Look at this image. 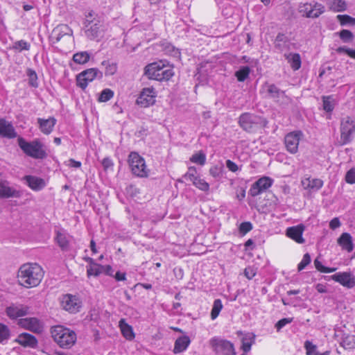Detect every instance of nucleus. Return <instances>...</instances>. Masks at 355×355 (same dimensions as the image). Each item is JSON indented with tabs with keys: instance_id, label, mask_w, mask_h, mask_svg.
Returning a JSON list of instances; mask_svg holds the SVG:
<instances>
[{
	"instance_id": "13",
	"label": "nucleus",
	"mask_w": 355,
	"mask_h": 355,
	"mask_svg": "<svg viewBox=\"0 0 355 355\" xmlns=\"http://www.w3.org/2000/svg\"><path fill=\"white\" fill-rule=\"evenodd\" d=\"M302 135L303 134L301 131H294L286 135L284 143L288 152L292 154L297 152L300 140Z\"/></svg>"
},
{
	"instance_id": "15",
	"label": "nucleus",
	"mask_w": 355,
	"mask_h": 355,
	"mask_svg": "<svg viewBox=\"0 0 355 355\" xmlns=\"http://www.w3.org/2000/svg\"><path fill=\"white\" fill-rule=\"evenodd\" d=\"M272 180L268 177H263L256 181L249 190V194L257 196L272 186Z\"/></svg>"
},
{
	"instance_id": "55",
	"label": "nucleus",
	"mask_w": 355,
	"mask_h": 355,
	"mask_svg": "<svg viewBox=\"0 0 355 355\" xmlns=\"http://www.w3.org/2000/svg\"><path fill=\"white\" fill-rule=\"evenodd\" d=\"M196 173L197 171L195 167H189L188 171L184 174L183 178L186 180H189L191 182L192 180H195V178L197 177Z\"/></svg>"
},
{
	"instance_id": "14",
	"label": "nucleus",
	"mask_w": 355,
	"mask_h": 355,
	"mask_svg": "<svg viewBox=\"0 0 355 355\" xmlns=\"http://www.w3.org/2000/svg\"><path fill=\"white\" fill-rule=\"evenodd\" d=\"M7 316L12 319H17L29 313V307L21 304H12L6 309Z\"/></svg>"
},
{
	"instance_id": "46",
	"label": "nucleus",
	"mask_w": 355,
	"mask_h": 355,
	"mask_svg": "<svg viewBox=\"0 0 355 355\" xmlns=\"http://www.w3.org/2000/svg\"><path fill=\"white\" fill-rule=\"evenodd\" d=\"M30 47H31V45L29 43L21 40L15 42L13 44L12 49L21 52V51H24V50L28 51L30 49Z\"/></svg>"
},
{
	"instance_id": "42",
	"label": "nucleus",
	"mask_w": 355,
	"mask_h": 355,
	"mask_svg": "<svg viewBox=\"0 0 355 355\" xmlns=\"http://www.w3.org/2000/svg\"><path fill=\"white\" fill-rule=\"evenodd\" d=\"M194 186L203 191H207L209 189V184L203 179L199 177L195 178V180L191 181Z\"/></svg>"
},
{
	"instance_id": "10",
	"label": "nucleus",
	"mask_w": 355,
	"mask_h": 355,
	"mask_svg": "<svg viewBox=\"0 0 355 355\" xmlns=\"http://www.w3.org/2000/svg\"><path fill=\"white\" fill-rule=\"evenodd\" d=\"M157 92L153 87L144 88L136 100V103L141 107H148L155 104Z\"/></svg>"
},
{
	"instance_id": "56",
	"label": "nucleus",
	"mask_w": 355,
	"mask_h": 355,
	"mask_svg": "<svg viewBox=\"0 0 355 355\" xmlns=\"http://www.w3.org/2000/svg\"><path fill=\"white\" fill-rule=\"evenodd\" d=\"M311 256L309 253H306L302 258V260L298 264L297 269L299 271L303 270L307 265L311 263Z\"/></svg>"
},
{
	"instance_id": "8",
	"label": "nucleus",
	"mask_w": 355,
	"mask_h": 355,
	"mask_svg": "<svg viewBox=\"0 0 355 355\" xmlns=\"http://www.w3.org/2000/svg\"><path fill=\"white\" fill-rule=\"evenodd\" d=\"M210 345L216 354L223 355H235V349L233 343L230 341L214 338L210 340Z\"/></svg>"
},
{
	"instance_id": "53",
	"label": "nucleus",
	"mask_w": 355,
	"mask_h": 355,
	"mask_svg": "<svg viewBox=\"0 0 355 355\" xmlns=\"http://www.w3.org/2000/svg\"><path fill=\"white\" fill-rule=\"evenodd\" d=\"M164 51L166 53L169 54L173 57H178L180 54L179 50L170 44L166 45Z\"/></svg>"
},
{
	"instance_id": "6",
	"label": "nucleus",
	"mask_w": 355,
	"mask_h": 355,
	"mask_svg": "<svg viewBox=\"0 0 355 355\" xmlns=\"http://www.w3.org/2000/svg\"><path fill=\"white\" fill-rule=\"evenodd\" d=\"M128 162L132 173L138 177L148 175L145 160L137 153L132 152L128 157Z\"/></svg>"
},
{
	"instance_id": "24",
	"label": "nucleus",
	"mask_w": 355,
	"mask_h": 355,
	"mask_svg": "<svg viewBox=\"0 0 355 355\" xmlns=\"http://www.w3.org/2000/svg\"><path fill=\"white\" fill-rule=\"evenodd\" d=\"M71 29L66 24H60L56 26L52 31V39L54 42H59L64 35H70Z\"/></svg>"
},
{
	"instance_id": "64",
	"label": "nucleus",
	"mask_w": 355,
	"mask_h": 355,
	"mask_svg": "<svg viewBox=\"0 0 355 355\" xmlns=\"http://www.w3.org/2000/svg\"><path fill=\"white\" fill-rule=\"evenodd\" d=\"M209 173L214 178L218 177L220 173V168L217 166H213L209 169Z\"/></svg>"
},
{
	"instance_id": "59",
	"label": "nucleus",
	"mask_w": 355,
	"mask_h": 355,
	"mask_svg": "<svg viewBox=\"0 0 355 355\" xmlns=\"http://www.w3.org/2000/svg\"><path fill=\"white\" fill-rule=\"evenodd\" d=\"M345 180L347 183L349 184L355 183V168H352L347 172L345 175Z\"/></svg>"
},
{
	"instance_id": "38",
	"label": "nucleus",
	"mask_w": 355,
	"mask_h": 355,
	"mask_svg": "<svg viewBox=\"0 0 355 355\" xmlns=\"http://www.w3.org/2000/svg\"><path fill=\"white\" fill-rule=\"evenodd\" d=\"M222 309L223 304L221 300L220 299L215 300L211 311V318L215 320L218 316Z\"/></svg>"
},
{
	"instance_id": "28",
	"label": "nucleus",
	"mask_w": 355,
	"mask_h": 355,
	"mask_svg": "<svg viewBox=\"0 0 355 355\" xmlns=\"http://www.w3.org/2000/svg\"><path fill=\"white\" fill-rule=\"evenodd\" d=\"M302 184L304 189L318 190L322 187L323 182L320 179L306 178L302 181Z\"/></svg>"
},
{
	"instance_id": "2",
	"label": "nucleus",
	"mask_w": 355,
	"mask_h": 355,
	"mask_svg": "<svg viewBox=\"0 0 355 355\" xmlns=\"http://www.w3.org/2000/svg\"><path fill=\"white\" fill-rule=\"evenodd\" d=\"M144 74L148 79L164 81L173 76L174 72L168 62L159 60L148 64L144 68Z\"/></svg>"
},
{
	"instance_id": "48",
	"label": "nucleus",
	"mask_w": 355,
	"mask_h": 355,
	"mask_svg": "<svg viewBox=\"0 0 355 355\" xmlns=\"http://www.w3.org/2000/svg\"><path fill=\"white\" fill-rule=\"evenodd\" d=\"M114 96V92L110 89H103L99 97L98 101L100 102H107L110 100Z\"/></svg>"
},
{
	"instance_id": "49",
	"label": "nucleus",
	"mask_w": 355,
	"mask_h": 355,
	"mask_svg": "<svg viewBox=\"0 0 355 355\" xmlns=\"http://www.w3.org/2000/svg\"><path fill=\"white\" fill-rule=\"evenodd\" d=\"M9 337V328L6 325L0 323V343H3L6 340H8Z\"/></svg>"
},
{
	"instance_id": "52",
	"label": "nucleus",
	"mask_w": 355,
	"mask_h": 355,
	"mask_svg": "<svg viewBox=\"0 0 355 355\" xmlns=\"http://www.w3.org/2000/svg\"><path fill=\"white\" fill-rule=\"evenodd\" d=\"M292 318H285L279 320L275 325L277 331H279L284 326L293 322Z\"/></svg>"
},
{
	"instance_id": "29",
	"label": "nucleus",
	"mask_w": 355,
	"mask_h": 355,
	"mask_svg": "<svg viewBox=\"0 0 355 355\" xmlns=\"http://www.w3.org/2000/svg\"><path fill=\"white\" fill-rule=\"evenodd\" d=\"M255 335L248 333L244 335L242 338L241 348L244 352L247 353L250 351L252 345L254 343Z\"/></svg>"
},
{
	"instance_id": "60",
	"label": "nucleus",
	"mask_w": 355,
	"mask_h": 355,
	"mask_svg": "<svg viewBox=\"0 0 355 355\" xmlns=\"http://www.w3.org/2000/svg\"><path fill=\"white\" fill-rule=\"evenodd\" d=\"M256 273V269H254L253 267L249 266L245 268L244 270V275L248 279H252L255 276Z\"/></svg>"
},
{
	"instance_id": "26",
	"label": "nucleus",
	"mask_w": 355,
	"mask_h": 355,
	"mask_svg": "<svg viewBox=\"0 0 355 355\" xmlns=\"http://www.w3.org/2000/svg\"><path fill=\"white\" fill-rule=\"evenodd\" d=\"M40 130L45 135H49L56 123V119L54 117H49L47 119L41 118L37 119Z\"/></svg>"
},
{
	"instance_id": "39",
	"label": "nucleus",
	"mask_w": 355,
	"mask_h": 355,
	"mask_svg": "<svg viewBox=\"0 0 355 355\" xmlns=\"http://www.w3.org/2000/svg\"><path fill=\"white\" fill-rule=\"evenodd\" d=\"M331 8L334 12H343L347 9V3L345 0H333Z\"/></svg>"
},
{
	"instance_id": "1",
	"label": "nucleus",
	"mask_w": 355,
	"mask_h": 355,
	"mask_svg": "<svg viewBox=\"0 0 355 355\" xmlns=\"http://www.w3.org/2000/svg\"><path fill=\"white\" fill-rule=\"evenodd\" d=\"M44 277V271L37 263H25L19 269L17 279L19 284L26 288L38 286Z\"/></svg>"
},
{
	"instance_id": "35",
	"label": "nucleus",
	"mask_w": 355,
	"mask_h": 355,
	"mask_svg": "<svg viewBox=\"0 0 355 355\" xmlns=\"http://www.w3.org/2000/svg\"><path fill=\"white\" fill-rule=\"evenodd\" d=\"M340 345L342 347L347 349L355 348V336H345V337L343 338Z\"/></svg>"
},
{
	"instance_id": "57",
	"label": "nucleus",
	"mask_w": 355,
	"mask_h": 355,
	"mask_svg": "<svg viewBox=\"0 0 355 355\" xmlns=\"http://www.w3.org/2000/svg\"><path fill=\"white\" fill-rule=\"evenodd\" d=\"M252 229V225L250 222H243L239 227V231L241 234H245Z\"/></svg>"
},
{
	"instance_id": "31",
	"label": "nucleus",
	"mask_w": 355,
	"mask_h": 355,
	"mask_svg": "<svg viewBox=\"0 0 355 355\" xmlns=\"http://www.w3.org/2000/svg\"><path fill=\"white\" fill-rule=\"evenodd\" d=\"M119 326L123 336L128 340H132L135 338V334L131 326L126 324L123 319L119 321Z\"/></svg>"
},
{
	"instance_id": "20",
	"label": "nucleus",
	"mask_w": 355,
	"mask_h": 355,
	"mask_svg": "<svg viewBox=\"0 0 355 355\" xmlns=\"http://www.w3.org/2000/svg\"><path fill=\"white\" fill-rule=\"evenodd\" d=\"M78 299L73 295L67 294L62 297L61 304L63 308L70 312H76L80 307Z\"/></svg>"
},
{
	"instance_id": "27",
	"label": "nucleus",
	"mask_w": 355,
	"mask_h": 355,
	"mask_svg": "<svg viewBox=\"0 0 355 355\" xmlns=\"http://www.w3.org/2000/svg\"><path fill=\"white\" fill-rule=\"evenodd\" d=\"M190 343V339L188 336H182L178 338L175 343L173 352L178 354L184 352Z\"/></svg>"
},
{
	"instance_id": "9",
	"label": "nucleus",
	"mask_w": 355,
	"mask_h": 355,
	"mask_svg": "<svg viewBox=\"0 0 355 355\" xmlns=\"http://www.w3.org/2000/svg\"><path fill=\"white\" fill-rule=\"evenodd\" d=\"M88 24L86 25V36L90 40H99L103 37V25L98 19L89 20L87 19Z\"/></svg>"
},
{
	"instance_id": "62",
	"label": "nucleus",
	"mask_w": 355,
	"mask_h": 355,
	"mask_svg": "<svg viewBox=\"0 0 355 355\" xmlns=\"http://www.w3.org/2000/svg\"><path fill=\"white\" fill-rule=\"evenodd\" d=\"M340 226V222L338 218H333L329 223V227L332 230H335Z\"/></svg>"
},
{
	"instance_id": "45",
	"label": "nucleus",
	"mask_w": 355,
	"mask_h": 355,
	"mask_svg": "<svg viewBox=\"0 0 355 355\" xmlns=\"http://www.w3.org/2000/svg\"><path fill=\"white\" fill-rule=\"evenodd\" d=\"M190 161L193 163L203 166L206 162V155L202 152H199L193 155L190 158Z\"/></svg>"
},
{
	"instance_id": "61",
	"label": "nucleus",
	"mask_w": 355,
	"mask_h": 355,
	"mask_svg": "<svg viewBox=\"0 0 355 355\" xmlns=\"http://www.w3.org/2000/svg\"><path fill=\"white\" fill-rule=\"evenodd\" d=\"M226 166L232 172H236L239 169L236 164L230 159L226 161Z\"/></svg>"
},
{
	"instance_id": "19",
	"label": "nucleus",
	"mask_w": 355,
	"mask_h": 355,
	"mask_svg": "<svg viewBox=\"0 0 355 355\" xmlns=\"http://www.w3.org/2000/svg\"><path fill=\"white\" fill-rule=\"evenodd\" d=\"M19 196V191L10 187L9 182L0 177V198H17Z\"/></svg>"
},
{
	"instance_id": "22",
	"label": "nucleus",
	"mask_w": 355,
	"mask_h": 355,
	"mask_svg": "<svg viewBox=\"0 0 355 355\" xmlns=\"http://www.w3.org/2000/svg\"><path fill=\"white\" fill-rule=\"evenodd\" d=\"M304 230L303 225H298L287 228L286 236L298 243H304L305 240L302 237V234Z\"/></svg>"
},
{
	"instance_id": "16",
	"label": "nucleus",
	"mask_w": 355,
	"mask_h": 355,
	"mask_svg": "<svg viewBox=\"0 0 355 355\" xmlns=\"http://www.w3.org/2000/svg\"><path fill=\"white\" fill-rule=\"evenodd\" d=\"M261 93L266 94V98H273L276 101L285 96L284 91L279 89L275 85L267 83L262 86Z\"/></svg>"
},
{
	"instance_id": "18",
	"label": "nucleus",
	"mask_w": 355,
	"mask_h": 355,
	"mask_svg": "<svg viewBox=\"0 0 355 355\" xmlns=\"http://www.w3.org/2000/svg\"><path fill=\"white\" fill-rule=\"evenodd\" d=\"M331 279L349 288L355 286V277L349 272L336 273L331 276Z\"/></svg>"
},
{
	"instance_id": "37",
	"label": "nucleus",
	"mask_w": 355,
	"mask_h": 355,
	"mask_svg": "<svg viewBox=\"0 0 355 355\" xmlns=\"http://www.w3.org/2000/svg\"><path fill=\"white\" fill-rule=\"evenodd\" d=\"M250 69L248 66H243L235 72V76L239 82H243L248 76Z\"/></svg>"
},
{
	"instance_id": "3",
	"label": "nucleus",
	"mask_w": 355,
	"mask_h": 355,
	"mask_svg": "<svg viewBox=\"0 0 355 355\" xmlns=\"http://www.w3.org/2000/svg\"><path fill=\"white\" fill-rule=\"evenodd\" d=\"M50 332L54 342L62 349L71 348L77 340L75 331L62 325L52 327Z\"/></svg>"
},
{
	"instance_id": "7",
	"label": "nucleus",
	"mask_w": 355,
	"mask_h": 355,
	"mask_svg": "<svg viewBox=\"0 0 355 355\" xmlns=\"http://www.w3.org/2000/svg\"><path fill=\"white\" fill-rule=\"evenodd\" d=\"M103 73L96 68L86 69L76 76V84L82 89H85L88 83L93 81L96 78H101Z\"/></svg>"
},
{
	"instance_id": "23",
	"label": "nucleus",
	"mask_w": 355,
	"mask_h": 355,
	"mask_svg": "<svg viewBox=\"0 0 355 355\" xmlns=\"http://www.w3.org/2000/svg\"><path fill=\"white\" fill-rule=\"evenodd\" d=\"M24 180L27 185L34 191H40L46 186L45 181L42 178L33 175H26L24 177Z\"/></svg>"
},
{
	"instance_id": "40",
	"label": "nucleus",
	"mask_w": 355,
	"mask_h": 355,
	"mask_svg": "<svg viewBox=\"0 0 355 355\" xmlns=\"http://www.w3.org/2000/svg\"><path fill=\"white\" fill-rule=\"evenodd\" d=\"M103 270V266L96 263L90 264L87 269V276H98Z\"/></svg>"
},
{
	"instance_id": "17",
	"label": "nucleus",
	"mask_w": 355,
	"mask_h": 355,
	"mask_svg": "<svg viewBox=\"0 0 355 355\" xmlns=\"http://www.w3.org/2000/svg\"><path fill=\"white\" fill-rule=\"evenodd\" d=\"M15 342L19 343L24 347L33 349H35L38 345V340L35 336L25 332L19 334L15 340Z\"/></svg>"
},
{
	"instance_id": "58",
	"label": "nucleus",
	"mask_w": 355,
	"mask_h": 355,
	"mask_svg": "<svg viewBox=\"0 0 355 355\" xmlns=\"http://www.w3.org/2000/svg\"><path fill=\"white\" fill-rule=\"evenodd\" d=\"M288 42L287 37L283 33H279L275 39V46L280 48L282 44H286Z\"/></svg>"
},
{
	"instance_id": "30",
	"label": "nucleus",
	"mask_w": 355,
	"mask_h": 355,
	"mask_svg": "<svg viewBox=\"0 0 355 355\" xmlns=\"http://www.w3.org/2000/svg\"><path fill=\"white\" fill-rule=\"evenodd\" d=\"M286 58L290 64L291 68L294 70H298L301 67V58L298 53H289L286 55Z\"/></svg>"
},
{
	"instance_id": "51",
	"label": "nucleus",
	"mask_w": 355,
	"mask_h": 355,
	"mask_svg": "<svg viewBox=\"0 0 355 355\" xmlns=\"http://www.w3.org/2000/svg\"><path fill=\"white\" fill-rule=\"evenodd\" d=\"M304 347L307 355H319V353L316 352V346L311 342L306 340L304 343Z\"/></svg>"
},
{
	"instance_id": "41",
	"label": "nucleus",
	"mask_w": 355,
	"mask_h": 355,
	"mask_svg": "<svg viewBox=\"0 0 355 355\" xmlns=\"http://www.w3.org/2000/svg\"><path fill=\"white\" fill-rule=\"evenodd\" d=\"M323 102V109L327 112H331L334 109V101L332 96H323L322 97Z\"/></svg>"
},
{
	"instance_id": "21",
	"label": "nucleus",
	"mask_w": 355,
	"mask_h": 355,
	"mask_svg": "<svg viewBox=\"0 0 355 355\" xmlns=\"http://www.w3.org/2000/svg\"><path fill=\"white\" fill-rule=\"evenodd\" d=\"M0 137L8 139L17 137V132L12 123L4 119H0Z\"/></svg>"
},
{
	"instance_id": "34",
	"label": "nucleus",
	"mask_w": 355,
	"mask_h": 355,
	"mask_svg": "<svg viewBox=\"0 0 355 355\" xmlns=\"http://www.w3.org/2000/svg\"><path fill=\"white\" fill-rule=\"evenodd\" d=\"M334 35H338L340 39L344 43H349L352 42L354 37L353 33L347 29H343L339 32L335 33Z\"/></svg>"
},
{
	"instance_id": "12",
	"label": "nucleus",
	"mask_w": 355,
	"mask_h": 355,
	"mask_svg": "<svg viewBox=\"0 0 355 355\" xmlns=\"http://www.w3.org/2000/svg\"><path fill=\"white\" fill-rule=\"evenodd\" d=\"M355 131V121L349 116L343 118L341 121L340 132L341 139L343 144H347L351 141L352 135Z\"/></svg>"
},
{
	"instance_id": "5",
	"label": "nucleus",
	"mask_w": 355,
	"mask_h": 355,
	"mask_svg": "<svg viewBox=\"0 0 355 355\" xmlns=\"http://www.w3.org/2000/svg\"><path fill=\"white\" fill-rule=\"evenodd\" d=\"M239 124L243 130L248 132H254L261 125L266 126L267 121L257 116L245 112L239 116Z\"/></svg>"
},
{
	"instance_id": "4",
	"label": "nucleus",
	"mask_w": 355,
	"mask_h": 355,
	"mask_svg": "<svg viewBox=\"0 0 355 355\" xmlns=\"http://www.w3.org/2000/svg\"><path fill=\"white\" fill-rule=\"evenodd\" d=\"M18 144L25 154L33 158L44 159L47 156L44 144L38 140L28 142L24 138L19 137Z\"/></svg>"
},
{
	"instance_id": "50",
	"label": "nucleus",
	"mask_w": 355,
	"mask_h": 355,
	"mask_svg": "<svg viewBox=\"0 0 355 355\" xmlns=\"http://www.w3.org/2000/svg\"><path fill=\"white\" fill-rule=\"evenodd\" d=\"M338 53H345L351 58L355 59V49H349L346 46H340L336 49Z\"/></svg>"
},
{
	"instance_id": "11",
	"label": "nucleus",
	"mask_w": 355,
	"mask_h": 355,
	"mask_svg": "<svg viewBox=\"0 0 355 355\" xmlns=\"http://www.w3.org/2000/svg\"><path fill=\"white\" fill-rule=\"evenodd\" d=\"M17 324L21 328L35 334H41L44 327L42 322L37 318H25L18 320Z\"/></svg>"
},
{
	"instance_id": "47",
	"label": "nucleus",
	"mask_w": 355,
	"mask_h": 355,
	"mask_svg": "<svg viewBox=\"0 0 355 355\" xmlns=\"http://www.w3.org/2000/svg\"><path fill=\"white\" fill-rule=\"evenodd\" d=\"M102 65L105 67V76H112L116 71V65L114 63H110L109 61L102 62Z\"/></svg>"
},
{
	"instance_id": "43",
	"label": "nucleus",
	"mask_w": 355,
	"mask_h": 355,
	"mask_svg": "<svg viewBox=\"0 0 355 355\" xmlns=\"http://www.w3.org/2000/svg\"><path fill=\"white\" fill-rule=\"evenodd\" d=\"M26 74L28 77L29 85L35 88L37 87L38 82L36 72L32 69H28L26 71Z\"/></svg>"
},
{
	"instance_id": "44",
	"label": "nucleus",
	"mask_w": 355,
	"mask_h": 355,
	"mask_svg": "<svg viewBox=\"0 0 355 355\" xmlns=\"http://www.w3.org/2000/svg\"><path fill=\"white\" fill-rule=\"evenodd\" d=\"M336 17L341 26H345L347 24L355 25V18L349 15H338Z\"/></svg>"
},
{
	"instance_id": "63",
	"label": "nucleus",
	"mask_w": 355,
	"mask_h": 355,
	"mask_svg": "<svg viewBox=\"0 0 355 355\" xmlns=\"http://www.w3.org/2000/svg\"><path fill=\"white\" fill-rule=\"evenodd\" d=\"M102 165H103L104 169L107 170L109 168H110L111 166H112L113 163H112V161L110 158L105 157L102 161Z\"/></svg>"
},
{
	"instance_id": "33",
	"label": "nucleus",
	"mask_w": 355,
	"mask_h": 355,
	"mask_svg": "<svg viewBox=\"0 0 355 355\" xmlns=\"http://www.w3.org/2000/svg\"><path fill=\"white\" fill-rule=\"evenodd\" d=\"M56 241L62 250H67L69 248V236L62 232H58L56 236Z\"/></svg>"
},
{
	"instance_id": "36",
	"label": "nucleus",
	"mask_w": 355,
	"mask_h": 355,
	"mask_svg": "<svg viewBox=\"0 0 355 355\" xmlns=\"http://www.w3.org/2000/svg\"><path fill=\"white\" fill-rule=\"evenodd\" d=\"M89 54L87 51L76 53L73 56V60L80 64L87 63L89 60Z\"/></svg>"
},
{
	"instance_id": "32",
	"label": "nucleus",
	"mask_w": 355,
	"mask_h": 355,
	"mask_svg": "<svg viewBox=\"0 0 355 355\" xmlns=\"http://www.w3.org/2000/svg\"><path fill=\"white\" fill-rule=\"evenodd\" d=\"M324 12V6L321 3H315L311 4L309 18H317Z\"/></svg>"
},
{
	"instance_id": "25",
	"label": "nucleus",
	"mask_w": 355,
	"mask_h": 355,
	"mask_svg": "<svg viewBox=\"0 0 355 355\" xmlns=\"http://www.w3.org/2000/svg\"><path fill=\"white\" fill-rule=\"evenodd\" d=\"M337 242L343 250H346L348 252H351L354 249L352 237L349 233H343L338 239Z\"/></svg>"
},
{
	"instance_id": "54",
	"label": "nucleus",
	"mask_w": 355,
	"mask_h": 355,
	"mask_svg": "<svg viewBox=\"0 0 355 355\" xmlns=\"http://www.w3.org/2000/svg\"><path fill=\"white\" fill-rule=\"evenodd\" d=\"M311 3H302L299 6V12L302 15L303 17H306L309 18V10H311Z\"/></svg>"
}]
</instances>
